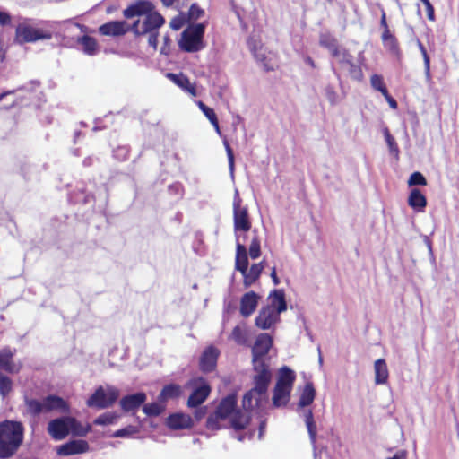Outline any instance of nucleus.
Listing matches in <instances>:
<instances>
[{"label":"nucleus","mask_w":459,"mask_h":459,"mask_svg":"<svg viewBox=\"0 0 459 459\" xmlns=\"http://www.w3.org/2000/svg\"><path fill=\"white\" fill-rule=\"evenodd\" d=\"M255 386L247 392L242 400L243 411L237 410V394H230L222 398L215 411L208 416L206 428L210 430L221 429L220 421L231 415L230 424L235 430L244 429L251 420V411L257 406L267 393L272 379V373L268 364H256L253 366Z\"/></svg>","instance_id":"1"},{"label":"nucleus","mask_w":459,"mask_h":459,"mask_svg":"<svg viewBox=\"0 0 459 459\" xmlns=\"http://www.w3.org/2000/svg\"><path fill=\"white\" fill-rule=\"evenodd\" d=\"M154 5L148 0H139L128 5L124 11V16L127 19L135 16H143V21L136 20L130 27L135 35H145L158 31L165 23L164 17L153 11Z\"/></svg>","instance_id":"2"},{"label":"nucleus","mask_w":459,"mask_h":459,"mask_svg":"<svg viewBox=\"0 0 459 459\" xmlns=\"http://www.w3.org/2000/svg\"><path fill=\"white\" fill-rule=\"evenodd\" d=\"M24 428L20 421L0 422V458L7 459L18 450L23 440Z\"/></svg>","instance_id":"3"},{"label":"nucleus","mask_w":459,"mask_h":459,"mask_svg":"<svg viewBox=\"0 0 459 459\" xmlns=\"http://www.w3.org/2000/svg\"><path fill=\"white\" fill-rule=\"evenodd\" d=\"M48 432L55 440H62L70 433L83 437L91 430V425L83 426L74 417L64 416L51 420L48 424Z\"/></svg>","instance_id":"4"},{"label":"nucleus","mask_w":459,"mask_h":459,"mask_svg":"<svg viewBox=\"0 0 459 459\" xmlns=\"http://www.w3.org/2000/svg\"><path fill=\"white\" fill-rule=\"evenodd\" d=\"M23 402L25 406L23 414L30 415L33 418L38 417L41 413L49 412L54 410L66 411L69 408L66 402L62 397L56 394H48L42 400L24 395Z\"/></svg>","instance_id":"5"},{"label":"nucleus","mask_w":459,"mask_h":459,"mask_svg":"<svg viewBox=\"0 0 459 459\" xmlns=\"http://www.w3.org/2000/svg\"><path fill=\"white\" fill-rule=\"evenodd\" d=\"M206 23L189 24L181 33L178 40L179 48L186 53H196L205 48L204 36Z\"/></svg>","instance_id":"6"},{"label":"nucleus","mask_w":459,"mask_h":459,"mask_svg":"<svg viewBox=\"0 0 459 459\" xmlns=\"http://www.w3.org/2000/svg\"><path fill=\"white\" fill-rule=\"evenodd\" d=\"M295 380L296 374L290 368L283 366L279 369L273 394V403L275 407L287 404Z\"/></svg>","instance_id":"7"},{"label":"nucleus","mask_w":459,"mask_h":459,"mask_svg":"<svg viewBox=\"0 0 459 459\" xmlns=\"http://www.w3.org/2000/svg\"><path fill=\"white\" fill-rule=\"evenodd\" d=\"M119 392L115 387L99 386L94 393L88 398L86 403L88 407L106 409L110 407L118 398Z\"/></svg>","instance_id":"8"},{"label":"nucleus","mask_w":459,"mask_h":459,"mask_svg":"<svg viewBox=\"0 0 459 459\" xmlns=\"http://www.w3.org/2000/svg\"><path fill=\"white\" fill-rule=\"evenodd\" d=\"M15 34V39L20 44L52 39V32L50 30L36 29L27 23H20L16 27Z\"/></svg>","instance_id":"9"},{"label":"nucleus","mask_w":459,"mask_h":459,"mask_svg":"<svg viewBox=\"0 0 459 459\" xmlns=\"http://www.w3.org/2000/svg\"><path fill=\"white\" fill-rule=\"evenodd\" d=\"M242 200L238 189H235L233 198V221L235 233L238 231L247 232L251 229L247 208L241 205Z\"/></svg>","instance_id":"10"},{"label":"nucleus","mask_w":459,"mask_h":459,"mask_svg":"<svg viewBox=\"0 0 459 459\" xmlns=\"http://www.w3.org/2000/svg\"><path fill=\"white\" fill-rule=\"evenodd\" d=\"M273 345V339L268 333H260L252 348V364H267L265 357Z\"/></svg>","instance_id":"11"},{"label":"nucleus","mask_w":459,"mask_h":459,"mask_svg":"<svg viewBox=\"0 0 459 459\" xmlns=\"http://www.w3.org/2000/svg\"><path fill=\"white\" fill-rule=\"evenodd\" d=\"M195 385L187 400V405L190 408H196L201 405L211 393L209 384L203 377L194 380Z\"/></svg>","instance_id":"12"},{"label":"nucleus","mask_w":459,"mask_h":459,"mask_svg":"<svg viewBox=\"0 0 459 459\" xmlns=\"http://www.w3.org/2000/svg\"><path fill=\"white\" fill-rule=\"evenodd\" d=\"M147 395L144 392H137L132 394L125 395L121 398L119 404L125 412H134L145 403Z\"/></svg>","instance_id":"13"},{"label":"nucleus","mask_w":459,"mask_h":459,"mask_svg":"<svg viewBox=\"0 0 459 459\" xmlns=\"http://www.w3.org/2000/svg\"><path fill=\"white\" fill-rule=\"evenodd\" d=\"M90 446L86 440L74 439L70 440L57 447V455L61 456H68L85 453Z\"/></svg>","instance_id":"14"},{"label":"nucleus","mask_w":459,"mask_h":459,"mask_svg":"<svg viewBox=\"0 0 459 459\" xmlns=\"http://www.w3.org/2000/svg\"><path fill=\"white\" fill-rule=\"evenodd\" d=\"M280 320V316L272 307H263L255 317V325L258 328L266 330L271 328Z\"/></svg>","instance_id":"15"},{"label":"nucleus","mask_w":459,"mask_h":459,"mask_svg":"<svg viewBox=\"0 0 459 459\" xmlns=\"http://www.w3.org/2000/svg\"><path fill=\"white\" fill-rule=\"evenodd\" d=\"M219 354L220 352L218 349L213 346H208L205 348L200 357V369L204 373L213 371L217 365Z\"/></svg>","instance_id":"16"},{"label":"nucleus","mask_w":459,"mask_h":459,"mask_svg":"<svg viewBox=\"0 0 459 459\" xmlns=\"http://www.w3.org/2000/svg\"><path fill=\"white\" fill-rule=\"evenodd\" d=\"M259 295L251 290L245 293L240 299V314L244 317L250 316L257 307L259 302Z\"/></svg>","instance_id":"17"},{"label":"nucleus","mask_w":459,"mask_h":459,"mask_svg":"<svg viewBox=\"0 0 459 459\" xmlns=\"http://www.w3.org/2000/svg\"><path fill=\"white\" fill-rule=\"evenodd\" d=\"M129 29L125 21H111L100 26L99 32L104 36L118 37L125 35Z\"/></svg>","instance_id":"18"},{"label":"nucleus","mask_w":459,"mask_h":459,"mask_svg":"<svg viewBox=\"0 0 459 459\" xmlns=\"http://www.w3.org/2000/svg\"><path fill=\"white\" fill-rule=\"evenodd\" d=\"M167 425L171 429H187L193 425V420L185 413H173L168 417Z\"/></svg>","instance_id":"19"},{"label":"nucleus","mask_w":459,"mask_h":459,"mask_svg":"<svg viewBox=\"0 0 459 459\" xmlns=\"http://www.w3.org/2000/svg\"><path fill=\"white\" fill-rule=\"evenodd\" d=\"M268 299H270V305L280 316L282 312L287 310V302L285 299V293L283 290L275 289L269 294Z\"/></svg>","instance_id":"20"},{"label":"nucleus","mask_w":459,"mask_h":459,"mask_svg":"<svg viewBox=\"0 0 459 459\" xmlns=\"http://www.w3.org/2000/svg\"><path fill=\"white\" fill-rule=\"evenodd\" d=\"M167 77L184 91L188 92L191 96H196V89L190 82L187 76L183 74L168 73Z\"/></svg>","instance_id":"21"},{"label":"nucleus","mask_w":459,"mask_h":459,"mask_svg":"<svg viewBox=\"0 0 459 459\" xmlns=\"http://www.w3.org/2000/svg\"><path fill=\"white\" fill-rule=\"evenodd\" d=\"M236 270L239 271L241 274H245L248 269V257L245 245L238 242L237 237V247H236Z\"/></svg>","instance_id":"22"},{"label":"nucleus","mask_w":459,"mask_h":459,"mask_svg":"<svg viewBox=\"0 0 459 459\" xmlns=\"http://www.w3.org/2000/svg\"><path fill=\"white\" fill-rule=\"evenodd\" d=\"M15 350H12L9 347H5L0 351V368L9 372H17L19 368L13 363V357Z\"/></svg>","instance_id":"23"},{"label":"nucleus","mask_w":459,"mask_h":459,"mask_svg":"<svg viewBox=\"0 0 459 459\" xmlns=\"http://www.w3.org/2000/svg\"><path fill=\"white\" fill-rule=\"evenodd\" d=\"M77 43L81 45L82 51L87 56H95L99 53L100 48L97 40L89 35L79 37Z\"/></svg>","instance_id":"24"},{"label":"nucleus","mask_w":459,"mask_h":459,"mask_svg":"<svg viewBox=\"0 0 459 459\" xmlns=\"http://www.w3.org/2000/svg\"><path fill=\"white\" fill-rule=\"evenodd\" d=\"M408 204L413 210L422 212L427 206V199L420 189L413 188L409 195Z\"/></svg>","instance_id":"25"},{"label":"nucleus","mask_w":459,"mask_h":459,"mask_svg":"<svg viewBox=\"0 0 459 459\" xmlns=\"http://www.w3.org/2000/svg\"><path fill=\"white\" fill-rule=\"evenodd\" d=\"M375 383L376 385H385L389 377V371L386 362L384 359H378L374 363Z\"/></svg>","instance_id":"26"},{"label":"nucleus","mask_w":459,"mask_h":459,"mask_svg":"<svg viewBox=\"0 0 459 459\" xmlns=\"http://www.w3.org/2000/svg\"><path fill=\"white\" fill-rule=\"evenodd\" d=\"M264 268V261L251 265L250 269L247 270L245 274H242L244 278V285L246 288L255 283L260 277Z\"/></svg>","instance_id":"27"},{"label":"nucleus","mask_w":459,"mask_h":459,"mask_svg":"<svg viewBox=\"0 0 459 459\" xmlns=\"http://www.w3.org/2000/svg\"><path fill=\"white\" fill-rule=\"evenodd\" d=\"M304 420L306 423V427L307 429V432L309 435V438L311 444L314 446V457L317 458V454L316 453V425L314 420L313 411L311 410H307L304 411Z\"/></svg>","instance_id":"28"},{"label":"nucleus","mask_w":459,"mask_h":459,"mask_svg":"<svg viewBox=\"0 0 459 459\" xmlns=\"http://www.w3.org/2000/svg\"><path fill=\"white\" fill-rule=\"evenodd\" d=\"M181 394V387L177 384L165 385L158 395L159 403H165L169 399L178 398Z\"/></svg>","instance_id":"29"},{"label":"nucleus","mask_w":459,"mask_h":459,"mask_svg":"<svg viewBox=\"0 0 459 459\" xmlns=\"http://www.w3.org/2000/svg\"><path fill=\"white\" fill-rule=\"evenodd\" d=\"M316 397V390L311 382H307L300 394V398L298 403L299 408H304L310 405Z\"/></svg>","instance_id":"30"},{"label":"nucleus","mask_w":459,"mask_h":459,"mask_svg":"<svg viewBox=\"0 0 459 459\" xmlns=\"http://www.w3.org/2000/svg\"><path fill=\"white\" fill-rule=\"evenodd\" d=\"M198 107L204 115L207 117V119L211 122V124L214 126L216 132L221 134L218 118L214 110L212 108L206 106L203 101L198 102Z\"/></svg>","instance_id":"31"},{"label":"nucleus","mask_w":459,"mask_h":459,"mask_svg":"<svg viewBox=\"0 0 459 459\" xmlns=\"http://www.w3.org/2000/svg\"><path fill=\"white\" fill-rule=\"evenodd\" d=\"M381 39L385 47L392 53L398 52V44L395 37L390 32L389 30H384Z\"/></svg>","instance_id":"32"},{"label":"nucleus","mask_w":459,"mask_h":459,"mask_svg":"<svg viewBox=\"0 0 459 459\" xmlns=\"http://www.w3.org/2000/svg\"><path fill=\"white\" fill-rule=\"evenodd\" d=\"M319 45L328 51L339 45L337 39L330 32H321L319 35Z\"/></svg>","instance_id":"33"},{"label":"nucleus","mask_w":459,"mask_h":459,"mask_svg":"<svg viewBox=\"0 0 459 459\" xmlns=\"http://www.w3.org/2000/svg\"><path fill=\"white\" fill-rule=\"evenodd\" d=\"M165 410V405L162 403H143V411L149 417H156L160 415Z\"/></svg>","instance_id":"34"},{"label":"nucleus","mask_w":459,"mask_h":459,"mask_svg":"<svg viewBox=\"0 0 459 459\" xmlns=\"http://www.w3.org/2000/svg\"><path fill=\"white\" fill-rule=\"evenodd\" d=\"M118 418H119V416L116 412L107 411V412L102 413L100 416H98L93 420V423L98 426L111 425V424L116 423Z\"/></svg>","instance_id":"35"},{"label":"nucleus","mask_w":459,"mask_h":459,"mask_svg":"<svg viewBox=\"0 0 459 459\" xmlns=\"http://www.w3.org/2000/svg\"><path fill=\"white\" fill-rule=\"evenodd\" d=\"M139 432V429L134 425H128L123 429H117L111 434L112 437L127 438Z\"/></svg>","instance_id":"36"},{"label":"nucleus","mask_w":459,"mask_h":459,"mask_svg":"<svg viewBox=\"0 0 459 459\" xmlns=\"http://www.w3.org/2000/svg\"><path fill=\"white\" fill-rule=\"evenodd\" d=\"M324 91L325 98L332 106L337 105L340 102L341 98L339 94L336 92L334 86L327 84L325 87Z\"/></svg>","instance_id":"37"},{"label":"nucleus","mask_w":459,"mask_h":459,"mask_svg":"<svg viewBox=\"0 0 459 459\" xmlns=\"http://www.w3.org/2000/svg\"><path fill=\"white\" fill-rule=\"evenodd\" d=\"M231 339L234 340L238 344H245L247 342V333L246 330L240 325H237L233 328L231 335Z\"/></svg>","instance_id":"38"},{"label":"nucleus","mask_w":459,"mask_h":459,"mask_svg":"<svg viewBox=\"0 0 459 459\" xmlns=\"http://www.w3.org/2000/svg\"><path fill=\"white\" fill-rule=\"evenodd\" d=\"M12 390L11 379L0 373V394L3 398L6 397Z\"/></svg>","instance_id":"39"},{"label":"nucleus","mask_w":459,"mask_h":459,"mask_svg":"<svg viewBox=\"0 0 459 459\" xmlns=\"http://www.w3.org/2000/svg\"><path fill=\"white\" fill-rule=\"evenodd\" d=\"M204 13V11L199 7L196 4H191L187 13L186 14V17L187 19V22L196 21L201 16H203Z\"/></svg>","instance_id":"40"},{"label":"nucleus","mask_w":459,"mask_h":459,"mask_svg":"<svg viewBox=\"0 0 459 459\" xmlns=\"http://www.w3.org/2000/svg\"><path fill=\"white\" fill-rule=\"evenodd\" d=\"M370 83L373 89L380 91L382 94L387 91L383 77L379 74H373L370 78Z\"/></svg>","instance_id":"41"},{"label":"nucleus","mask_w":459,"mask_h":459,"mask_svg":"<svg viewBox=\"0 0 459 459\" xmlns=\"http://www.w3.org/2000/svg\"><path fill=\"white\" fill-rule=\"evenodd\" d=\"M248 252L252 259H256L261 255L260 240L257 235L254 236L252 238Z\"/></svg>","instance_id":"42"},{"label":"nucleus","mask_w":459,"mask_h":459,"mask_svg":"<svg viewBox=\"0 0 459 459\" xmlns=\"http://www.w3.org/2000/svg\"><path fill=\"white\" fill-rule=\"evenodd\" d=\"M408 185L410 186H426L427 185V179L426 178L423 176L422 173L419 172V171H415L413 172L409 179H408Z\"/></svg>","instance_id":"43"},{"label":"nucleus","mask_w":459,"mask_h":459,"mask_svg":"<svg viewBox=\"0 0 459 459\" xmlns=\"http://www.w3.org/2000/svg\"><path fill=\"white\" fill-rule=\"evenodd\" d=\"M187 22L186 14L184 13H180L178 16L174 17L170 22L169 27L174 30H180Z\"/></svg>","instance_id":"44"},{"label":"nucleus","mask_w":459,"mask_h":459,"mask_svg":"<svg viewBox=\"0 0 459 459\" xmlns=\"http://www.w3.org/2000/svg\"><path fill=\"white\" fill-rule=\"evenodd\" d=\"M346 67L348 68L349 74L352 79L357 81H360L362 79V71L359 66L354 64L353 60L351 62V65H348Z\"/></svg>","instance_id":"45"},{"label":"nucleus","mask_w":459,"mask_h":459,"mask_svg":"<svg viewBox=\"0 0 459 459\" xmlns=\"http://www.w3.org/2000/svg\"><path fill=\"white\" fill-rule=\"evenodd\" d=\"M338 62L342 65V67H346L348 65H351V62L353 60L352 56L350 52L344 48L341 55L337 58Z\"/></svg>","instance_id":"46"},{"label":"nucleus","mask_w":459,"mask_h":459,"mask_svg":"<svg viewBox=\"0 0 459 459\" xmlns=\"http://www.w3.org/2000/svg\"><path fill=\"white\" fill-rule=\"evenodd\" d=\"M419 48H420V51L421 52L422 56H423L425 73L429 76V71H430V58H429V55L427 53V50H426L425 47L420 41H419Z\"/></svg>","instance_id":"47"},{"label":"nucleus","mask_w":459,"mask_h":459,"mask_svg":"<svg viewBox=\"0 0 459 459\" xmlns=\"http://www.w3.org/2000/svg\"><path fill=\"white\" fill-rule=\"evenodd\" d=\"M224 145H225V149H226V152H227V157H228V160H229V168H230L231 175H233V173H234V154H233V151H232L230 143L227 141L224 142Z\"/></svg>","instance_id":"48"},{"label":"nucleus","mask_w":459,"mask_h":459,"mask_svg":"<svg viewBox=\"0 0 459 459\" xmlns=\"http://www.w3.org/2000/svg\"><path fill=\"white\" fill-rule=\"evenodd\" d=\"M386 144L388 146L389 152L391 154H394L395 157L399 155V148L392 135H388L387 139H385Z\"/></svg>","instance_id":"49"},{"label":"nucleus","mask_w":459,"mask_h":459,"mask_svg":"<svg viewBox=\"0 0 459 459\" xmlns=\"http://www.w3.org/2000/svg\"><path fill=\"white\" fill-rule=\"evenodd\" d=\"M115 158L119 160H126L128 156L129 151L126 146H119L113 152Z\"/></svg>","instance_id":"50"},{"label":"nucleus","mask_w":459,"mask_h":459,"mask_svg":"<svg viewBox=\"0 0 459 459\" xmlns=\"http://www.w3.org/2000/svg\"><path fill=\"white\" fill-rule=\"evenodd\" d=\"M426 7L429 20L435 21V11L429 0H420Z\"/></svg>","instance_id":"51"},{"label":"nucleus","mask_w":459,"mask_h":459,"mask_svg":"<svg viewBox=\"0 0 459 459\" xmlns=\"http://www.w3.org/2000/svg\"><path fill=\"white\" fill-rule=\"evenodd\" d=\"M171 39L167 34L163 37V45L160 48V54L168 56L170 51Z\"/></svg>","instance_id":"52"},{"label":"nucleus","mask_w":459,"mask_h":459,"mask_svg":"<svg viewBox=\"0 0 459 459\" xmlns=\"http://www.w3.org/2000/svg\"><path fill=\"white\" fill-rule=\"evenodd\" d=\"M149 34V37H148V44L150 47H152L154 50L157 49V47H158V36H159V31H154V32H151V33H148Z\"/></svg>","instance_id":"53"},{"label":"nucleus","mask_w":459,"mask_h":459,"mask_svg":"<svg viewBox=\"0 0 459 459\" xmlns=\"http://www.w3.org/2000/svg\"><path fill=\"white\" fill-rule=\"evenodd\" d=\"M382 95L385 97L391 108H397V101L389 94L388 91H386V92L383 93Z\"/></svg>","instance_id":"54"},{"label":"nucleus","mask_w":459,"mask_h":459,"mask_svg":"<svg viewBox=\"0 0 459 459\" xmlns=\"http://www.w3.org/2000/svg\"><path fill=\"white\" fill-rule=\"evenodd\" d=\"M206 414V407H200L195 411V418L197 421L201 420Z\"/></svg>","instance_id":"55"},{"label":"nucleus","mask_w":459,"mask_h":459,"mask_svg":"<svg viewBox=\"0 0 459 459\" xmlns=\"http://www.w3.org/2000/svg\"><path fill=\"white\" fill-rule=\"evenodd\" d=\"M11 22L10 15L5 12H0V25L4 26Z\"/></svg>","instance_id":"56"},{"label":"nucleus","mask_w":459,"mask_h":459,"mask_svg":"<svg viewBox=\"0 0 459 459\" xmlns=\"http://www.w3.org/2000/svg\"><path fill=\"white\" fill-rule=\"evenodd\" d=\"M38 85L37 82L31 81L29 84L20 87L17 91H32Z\"/></svg>","instance_id":"57"},{"label":"nucleus","mask_w":459,"mask_h":459,"mask_svg":"<svg viewBox=\"0 0 459 459\" xmlns=\"http://www.w3.org/2000/svg\"><path fill=\"white\" fill-rule=\"evenodd\" d=\"M343 49H344L343 47H341L340 45H338L333 49H331L329 52L333 57L337 59L338 56L341 55V52H342Z\"/></svg>","instance_id":"58"},{"label":"nucleus","mask_w":459,"mask_h":459,"mask_svg":"<svg viewBox=\"0 0 459 459\" xmlns=\"http://www.w3.org/2000/svg\"><path fill=\"white\" fill-rule=\"evenodd\" d=\"M169 191H175L176 194L182 195V186L180 184L176 183L169 186Z\"/></svg>","instance_id":"59"},{"label":"nucleus","mask_w":459,"mask_h":459,"mask_svg":"<svg viewBox=\"0 0 459 459\" xmlns=\"http://www.w3.org/2000/svg\"><path fill=\"white\" fill-rule=\"evenodd\" d=\"M271 278H272V281H273V284H274L275 286H277V285H279V284H280V279H279V278H278V276H277L275 267H273V268L272 269V272H271Z\"/></svg>","instance_id":"60"},{"label":"nucleus","mask_w":459,"mask_h":459,"mask_svg":"<svg viewBox=\"0 0 459 459\" xmlns=\"http://www.w3.org/2000/svg\"><path fill=\"white\" fill-rule=\"evenodd\" d=\"M380 25L384 28V30H389L386 22L385 13L384 11L382 12L381 15Z\"/></svg>","instance_id":"61"},{"label":"nucleus","mask_w":459,"mask_h":459,"mask_svg":"<svg viewBox=\"0 0 459 459\" xmlns=\"http://www.w3.org/2000/svg\"><path fill=\"white\" fill-rule=\"evenodd\" d=\"M264 429H265V421H261L260 425H259V435H258L259 439H262Z\"/></svg>","instance_id":"62"},{"label":"nucleus","mask_w":459,"mask_h":459,"mask_svg":"<svg viewBox=\"0 0 459 459\" xmlns=\"http://www.w3.org/2000/svg\"><path fill=\"white\" fill-rule=\"evenodd\" d=\"M91 200H93V195H91V194L89 193V194H85V195H84V197H83V199H82V202H83L84 204H88V203H90Z\"/></svg>","instance_id":"63"},{"label":"nucleus","mask_w":459,"mask_h":459,"mask_svg":"<svg viewBox=\"0 0 459 459\" xmlns=\"http://www.w3.org/2000/svg\"><path fill=\"white\" fill-rule=\"evenodd\" d=\"M404 453H396L394 456L388 457L387 459H403Z\"/></svg>","instance_id":"64"}]
</instances>
